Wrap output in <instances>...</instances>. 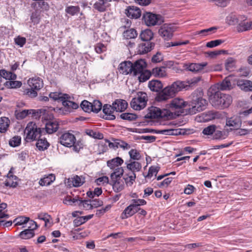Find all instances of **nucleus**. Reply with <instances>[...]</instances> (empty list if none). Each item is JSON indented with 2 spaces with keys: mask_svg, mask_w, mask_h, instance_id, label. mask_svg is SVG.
I'll return each mask as SVG.
<instances>
[{
  "mask_svg": "<svg viewBox=\"0 0 252 252\" xmlns=\"http://www.w3.org/2000/svg\"><path fill=\"white\" fill-rule=\"evenodd\" d=\"M216 87H212L209 90V101L213 106L216 108H227L232 101V97L223 94L220 91H216Z\"/></svg>",
  "mask_w": 252,
  "mask_h": 252,
  "instance_id": "1",
  "label": "nucleus"
},
{
  "mask_svg": "<svg viewBox=\"0 0 252 252\" xmlns=\"http://www.w3.org/2000/svg\"><path fill=\"white\" fill-rule=\"evenodd\" d=\"M203 92L201 89L195 90L189 96L190 107L188 109V113L190 115H193L197 112L204 110L207 105V101L203 97Z\"/></svg>",
  "mask_w": 252,
  "mask_h": 252,
  "instance_id": "2",
  "label": "nucleus"
},
{
  "mask_svg": "<svg viewBox=\"0 0 252 252\" xmlns=\"http://www.w3.org/2000/svg\"><path fill=\"white\" fill-rule=\"evenodd\" d=\"M185 87L184 83L181 81H177L173 83L170 86H168L160 92L156 97V100L158 102L166 101L167 99L173 97L179 92L182 91Z\"/></svg>",
  "mask_w": 252,
  "mask_h": 252,
  "instance_id": "3",
  "label": "nucleus"
},
{
  "mask_svg": "<svg viewBox=\"0 0 252 252\" xmlns=\"http://www.w3.org/2000/svg\"><path fill=\"white\" fill-rule=\"evenodd\" d=\"M44 129L43 128H40L33 122H30L28 124L25 133H26V139L28 140H36L42 135H43Z\"/></svg>",
  "mask_w": 252,
  "mask_h": 252,
  "instance_id": "4",
  "label": "nucleus"
},
{
  "mask_svg": "<svg viewBox=\"0 0 252 252\" xmlns=\"http://www.w3.org/2000/svg\"><path fill=\"white\" fill-rule=\"evenodd\" d=\"M28 83L30 88L25 89L24 94L32 98L36 97L37 95V91L43 87L42 80L39 77L32 78L28 80Z\"/></svg>",
  "mask_w": 252,
  "mask_h": 252,
  "instance_id": "5",
  "label": "nucleus"
},
{
  "mask_svg": "<svg viewBox=\"0 0 252 252\" xmlns=\"http://www.w3.org/2000/svg\"><path fill=\"white\" fill-rule=\"evenodd\" d=\"M171 112L166 109L161 110L158 107L151 106L148 109V112L144 117L146 119H150L158 118L168 119L171 118Z\"/></svg>",
  "mask_w": 252,
  "mask_h": 252,
  "instance_id": "6",
  "label": "nucleus"
},
{
  "mask_svg": "<svg viewBox=\"0 0 252 252\" xmlns=\"http://www.w3.org/2000/svg\"><path fill=\"white\" fill-rule=\"evenodd\" d=\"M147 101V94L139 92L137 93L136 97L132 99L130 102V106L134 110H140L146 107Z\"/></svg>",
  "mask_w": 252,
  "mask_h": 252,
  "instance_id": "7",
  "label": "nucleus"
},
{
  "mask_svg": "<svg viewBox=\"0 0 252 252\" xmlns=\"http://www.w3.org/2000/svg\"><path fill=\"white\" fill-rule=\"evenodd\" d=\"M65 96L64 98L62 104L63 106V108H55L50 107L51 110L54 111L57 110H62L64 114H66L70 113L72 110L76 109L79 107V105L77 103L73 102L71 100V96H69L68 94H65L64 95Z\"/></svg>",
  "mask_w": 252,
  "mask_h": 252,
  "instance_id": "8",
  "label": "nucleus"
},
{
  "mask_svg": "<svg viewBox=\"0 0 252 252\" xmlns=\"http://www.w3.org/2000/svg\"><path fill=\"white\" fill-rule=\"evenodd\" d=\"M142 20L148 26L160 25L163 22L161 16L150 12H146L143 13Z\"/></svg>",
  "mask_w": 252,
  "mask_h": 252,
  "instance_id": "9",
  "label": "nucleus"
},
{
  "mask_svg": "<svg viewBox=\"0 0 252 252\" xmlns=\"http://www.w3.org/2000/svg\"><path fill=\"white\" fill-rule=\"evenodd\" d=\"M175 29L171 24H164L159 29L158 33L164 40H169L173 37Z\"/></svg>",
  "mask_w": 252,
  "mask_h": 252,
  "instance_id": "10",
  "label": "nucleus"
},
{
  "mask_svg": "<svg viewBox=\"0 0 252 252\" xmlns=\"http://www.w3.org/2000/svg\"><path fill=\"white\" fill-rule=\"evenodd\" d=\"M76 137L72 133L65 132L59 137V142L62 145L66 147H71L74 144Z\"/></svg>",
  "mask_w": 252,
  "mask_h": 252,
  "instance_id": "11",
  "label": "nucleus"
},
{
  "mask_svg": "<svg viewBox=\"0 0 252 252\" xmlns=\"http://www.w3.org/2000/svg\"><path fill=\"white\" fill-rule=\"evenodd\" d=\"M186 105L187 102L179 97L173 99L169 104H167L169 108L174 111L183 109Z\"/></svg>",
  "mask_w": 252,
  "mask_h": 252,
  "instance_id": "12",
  "label": "nucleus"
},
{
  "mask_svg": "<svg viewBox=\"0 0 252 252\" xmlns=\"http://www.w3.org/2000/svg\"><path fill=\"white\" fill-rule=\"evenodd\" d=\"M29 114L35 119H39L42 117V120H50L53 117L52 115H48L45 109H30Z\"/></svg>",
  "mask_w": 252,
  "mask_h": 252,
  "instance_id": "13",
  "label": "nucleus"
},
{
  "mask_svg": "<svg viewBox=\"0 0 252 252\" xmlns=\"http://www.w3.org/2000/svg\"><path fill=\"white\" fill-rule=\"evenodd\" d=\"M147 64L144 60L140 59L132 63V72L134 76L138 75L140 72L144 70Z\"/></svg>",
  "mask_w": 252,
  "mask_h": 252,
  "instance_id": "14",
  "label": "nucleus"
},
{
  "mask_svg": "<svg viewBox=\"0 0 252 252\" xmlns=\"http://www.w3.org/2000/svg\"><path fill=\"white\" fill-rule=\"evenodd\" d=\"M59 127V125L57 121L49 120L46 123L45 128H43V134H52L58 130Z\"/></svg>",
  "mask_w": 252,
  "mask_h": 252,
  "instance_id": "15",
  "label": "nucleus"
},
{
  "mask_svg": "<svg viewBox=\"0 0 252 252\" xmlns=\"http://www.w3.org/2000/svg\"><path fill=\"white\" fill-rule=\"evenodd\" d=\"M102 111L104 114L102 118L104 119L107 120H114L115 119L116 117L113 114L114 110L113 109L112 105H111L108 104H105L103 106Z\"/></svg>",
  "mask_w": 252,
  "mask_h": 252,
  "instance_id": "16",
  "label": "nucleus"
},
{
  "mask_svg": "<svg viewBox=\"0 0 252 252\" xmlns=\"http://www.w3.org/2000/svg\"><path fill=\"white\" fill-rule=\"evenodd\" d=\"M237 86L242 91L252 92V81L247 79H239L236 82Z\"/></svg>",
  "mask_w": 252,
  "mask_h": 252,
  "instance_id": "17",
  "label": "nucleus"
},
{
  "mask_svg": "<svg viewBox=\"0 0 252 252\" xmlns=\"http://www.w3.org/2000/svg\"><path fill=\"white\" fill-rule=\"evenodd\" d=\"M155 46L154 42H146L139 44L137 48L139 54H145L153 50Z\"/></svg>",
  "mask_w": 252,
  "mask_h": 252,
  "instance_id": "18",
  "label": "nucleus"
},
{
  "mask_svg": "<svg viewBox=\"0 0 252 252\" xmlns=\"http://www.w3.org/2000/svg\"><path fill=\"white\" fill-rule=\"evenodd\" d=\"M126 11L127 16L130 18L137 19L141 15L140 8L136 6H129Z\"/></svg>",
  "mask_w": 252,
  "mask_h": 252,
  "instance_id": "19",
  "label": "nucleus"
},
{
  "mask_svg": "<svg viewBox=\"0 0 252 252\" xmlns=\"http://www.w3.org/2000/svg\"><path fill=\"white\" fill-rule=\"evenodd\" d=\"M132 63L130 61H125L119 65V70L121 73L128 74L132 72Z\"/></svg>",
  "mask_w": 252,
  "mask_h": 252,
  "instance_id": "20",
  "label": "nucleus"
},
{
  "mask_svg": "<svg viewBox=\"0 0 252 252\" xmlns=\"http://www.w3.org/2000/svg\"><path fill=\"white\" fill-rule=\"evenodd\" d=\"M207 65V63H191L186 64L185 67H186V69L189 71L197 72L201 71Z\"/></svg>",
  "mask_w": 252,
  "mask_h": 252,
  "instance_id": "21",
  "label": "nucleus"
},
{
  "mask_svg": "<svg viewBox=\"0 0 252 252\" xmlns=\"http://www.w3.org/2000/svg\"><path fill=\"white\" fill-rule=\"evenodd\" d=\"M245 17L240 19L237 26V30L238 32H243L252 29V21L248 22L246 21Z\"/></svg>",
  "mask_w": 252,
  "mask_h": 252,
  "instance_id": "22",
  "label": "nucleus"
},
{
  "mask_svg": "<svg viewBox=\"0 0 252 252\" xmlns=\"http://www.w3.org/2000/svg\"><path fill=\"white\" fill-rule=\"evenodd\" d=\"M112 106L114 110L117 112H123L127 108V103L123 99H116L113 103Z\"/></svg>",
  "mask_w": 252,
  "mask_h": 252,
  "instance_id": "23",
  "label": "nucleus"
},
{
  "mask_svg": "<svg viewBox=\"0 0 252 252\" xmlns=\"http://www.w3.org/2000/svg\"><path fill=\"white\" fill-rule=\"evenodd\" d=\"M112 0H99V1L96 2L94 4V8L100 12H103L106 11L107 8L109 6L108 3Z\"/></svg>",
  "mask_w": 252,
  "mask_h": 252,
  "instance_id": "24",
  "label": "nucleus"
},
{
  "mask_svg": "<svg viewBox=\"0 0 252 252\" xmlns=\"http://www.w3.org/2000/svg\"><path fill=\"white\" fill-rule=\"evenodd\" d=\"M110 184L112 185L113 189L116 192H119L124 189V182L120 178L111 179Z\"/></svg>",
  "mask_w": 252,
  "mask_h": 252,
  "instance_id": "25",
  "label": "nucleus"
},
{
  "mask_svg": "<svg viewBox=\"0 0 252 252\" xmlns=\"http://www.w3.org/2000/svg\"><path fill=\"white\" fill-rule=\"evenodd\" d=\"M231 77L228 76L225 77L222 81L217 84L218 89L222 90H230L233 88V86L230 81Z\"/></svg>",
  "mask_w": 252,
  "mask_h": 252,
  "instance_id": "26",
  "label": "nucleus"
},
{
  "mask_svg": "<svg viewBox=\"0 0 252 252\" xmlns=\"http://www.w3.org/2000/svg\"><path fill=\"white\" fill-rule=\"evenodd\" d=\"M129 163L126 162V164L127 168L131 171L130 173H134L139 171L141 168L142 165L138 161H132L131 159L129 160Z\"/></svg>",
  "mask_w": 252,
  "mask_h": 252,
  "instance_id": "27",
  "label": "nucleus"
},
{
  "mask_svg": "<svg viewBox=\"0 0 252 252\" xmlns=\"http://www.w3.org/2000/svg\"><path fill=\"white\" fill-rule=\"evenodd\" d=\"M242 121L240 117H233L226 119V125L229 126L240 127L241 126Z\"/></svg>",
  "mask_w": 252,
  "mask_h": 252,
  "instance_id": "28",
  "label": "nucleus"
},
{
  "mask_svg": "<svg viewBox=\"0 0 252 252\" xmlns=\"http://www.w3.org/2000/svg\"><path fill=\"white\" fill-rule=\"evenodd\" d=\"M148 87L153 92H158L163 87L161 82L158 80H152L149 82Z\"/></svg>",
  "mask_w": 252,
  "mask_h": 252,
  "instance_id": "29",
  "label": "nucleus"
},
{
  "mask_svg": "<svg viewBox=\"0 0 252 252\" xmlns=\"http://www.w3.org/2000/svg\"><path fill=\"white\" fill-rule=\"evenodd\" d=\"M10 124V120L6 117L0 118V132L5 133L9 126Z\"/></svg>",
  "mask_w": 252,
  "mask_h": 252,
  "instance_id": "30",
  "label": "nucleus"
},
{
  "mask_svg": "<svg viewBox=\"0 0 252 252\" xmlns=\"http://www.w3.org/2000/svg\"><path fill=\"white\" fill-rule=\"evenodd\" d=\"M124 162L123 159L119 157L109 160L107 162V165L111 169H114L116 167L121 165Z\"/></svg>",
  "mask_w": 252,
  "mask_h": 252,
  "instance_id": "31",
  "label": "nucleus"
},
{
  "mask_svg": "<svg viewBox=\"0 0 252 252\" xmlns=\"http://www.w3.org/2000/svg\"><path fill=\"white\" fill-rule=\"evenodd\" d=\"M152 74L155 77H164L166 76V72L164 66L156 67L153 68Z\"/></svg>",
  "mask_w": 252,
  "mask_h": 252,
  "instance_id": "32",
  "label": "nucleus"
},
{
  "mask_svg": "<svg viewBox=\"0 0 252 252\" xmlns=\"http://www.w3.org/2000/svg\"><path fill=\"white\" fill-rule=\"evenodd\" d=\"M153 32L151 30L146 29L141 32L139 37L142 40L149 42L153 38Z\"/></svg>",
  "mask_w": 252,
  "mask_h": 252,
  "instance_id": "33",
  "label": "nucleus"
},
{
  "mask_svg": "<svg viewBox=\"0 0 252 252\" xmlns=\"http://www.w3.org/2000/svg\"><path fill=\"white\" fill-rule=\"evenodd\" d=\"M34 232L32 229H26L21 231L18 236L22 239H29L34 236Z\"/></svg>",
  "mask_w": 252,
  "mask_h": 252,
  "instance_id": "34",
  "label": "nucleus"
},
{
  "mask_svg": "<svg viewBox=\"0 0 252 252\" xmlns=\"http://www.w3.org/2000/svg\"><path fill=\"white\" fill-rule=\"evenodd\" d=\"M201 80V76H197L193 77L190 79L188 80L186 82L181 81V82L184 83L185 87L183 89H186L187 87H192L195 86Z\"/></svg>",
  "mask_w": 252,
  "mask_h": 252,
  "instance_id": "35",
  "label": "nucleus"
},
{
  "mask_svg": "<svg viewBox=\"0 0 252 252\" xmlns=\"http://www.w3.org/2000/svg\"><path fill=\"white\" fill-rule=\"evenodd\" d=\"M0 76L8 81L15 80L17 78V75L15 73L4 69L0 70Z\"/></svg>",
  "mask_w": 252,
  "mask_h": 252,
  "instance_id": "36",
  "label": "nucleus"
},
{
  "mask_svg": "<svg viewBox=\"0 0 252 252\" xmlns=\"http://www.w3.org/2000/svg\"><path fill=\"white\" fill-rule=\"evenodd\" d=\"M228 136V132L225 131H221L216 128L213 135V139L215 140L224 139Z\"/></svg>",
  "mask_w": 252,
  "mask_h": 252,
  "instance_id": "37",
  "label": "nucleus"
},
{
  "mask_svg": "<svg viewBox=\"0 0 252 252\" xmlns=\"http://www.w3.org/2000/svg\"><path fill=\"white\" fill-rule=\"evenodd\" d=\"M55 180V176L54 174H51L47 177H45L44 178L41 179L39 182V184L42 186H48L53 182Z\"/></svg>",
  "mask_w": 252,
  "mask_h": 252,
  "instance_id": "38",
  "label": "nucleus"
},
{
  "mask_svg": "<svg viewBox=\"0 0 252 252\" xmlns=\"http://www.w3.org/2000/svg\"><path fill=\"white\" fill-rule=\"evenodd\" d=\"M36 146L39 150L44 151L48 148L49 143L45 138L43 139L39 138L36 143Z\"/></svg>",
  "mask_w": 252,
  "mask_h": 252,
  "instance_id": "39",
  "label": "nucleus"
},
{
  "mask_svg": "<svg viewBox=\"0 0 252 252\" xmlns=\"http://www.w3.org/2000/svg\"><path fill=\"white\" fill-rule=\"evenodd\" d=\"M123 35L125 38L128 39L136 38L138 33L134 29L131 28L124 31Z\"/></svg>",
  "mask_w": 252,
  "mask_h": 252,
  "instance_id": "40",
  "label": "nucleus"
},
{
  "mask_svg": "<svg viewBox=\"0 0 252 252\" xmlns=\"http://www.w3.org/2000/svg\"><path fill=\"white\" fill-rule=\"evenodd\" d=\"M181 130L179 129H163V130H158L157 133L162 134L164 135H174L181 134Z\"/></svg>",
  "mask_w": 252,
  "mask_h": 252,
  "instance_id": "41",
  "label": "nucleus"
},
{
  "mask_svg": "<svg viewBox=\"0 0 252 252\" xmlns=\"http://www.w3.org/2000/svg\"><path fill=\"white\" fill-rule=\"evenodd\" d=\"M135 173L130 172L125 175L124 177V179L127 186H131L135 181Z\"/></svg>",
  "mask_w": 252,
  "mask_h": 252,
  "instance_id": "42",
  "label": "nucleus"
},
{
  "mask_svg": "<svg viewBox=\"0 0 252 252\" xmlns=\"http://www.w3.org/2000/svg\"><path fill=\"white\" fill-rule=\"evenodd\" d=\"M133 205H129L123 211L121 215L122 219H126L134 215V210L132 209Z\"/></svg>",
  "mask_w": 252,
  "mask_h": 252,
  "instance_id": "43",
  "label": "nucleus"
},
{
  "mask_svg": "<svg viewBox=\"0 0 252 252\" xmlns=\"http://www.w3.org/2000/svg\"><path fill=\"white\" fill-rule=\"evenodd\" d=\"M4 85L8 88L15 89L20 88L22 86V83L21 81L12 80L10 81H6L4 83Z\"/></svg>",
  "mask_w": 252,
  "mask_h": 252,
  "instance_id": "44",
  "label": "nucleus"
},
{
  "mask_svg": "<svg viewBox=\"0 0 252 252\" xmlns=\"http://www.w3.org/2000/svg\"><path fill=\"white\" fill-rule=\"evenodd\" d=\"M105 141L104 143L102 142L99 145V147H103V149L101 150L103 153L105 152L108 150L107 143L108 144V146L110 148H117V140L114 143L111 142L107 139H105Z\"/></svg>",
  "mask_w": 252,
  "mask_h": 252,
  "instance_id": "45",
  "label": "nucleus"
},
{
  "mask_svg": "<svg viewBox=\"0 0 252 252\" xmlns=\"http://www.w3.org/2000/svg\"><path fill=\"white\" fill-rule=\"evenodd\" d=\"M66 94H63L62 93L58 92H52L50 93L49 96V98L53 100L54 101H60L62 102L63 100L65 99L64 96Z\"/></svg>",
  "mask_w": 252,
  "mask_h": 252,
  "instance_id": "46",
  "label": "nucleus"
},
{
  "mask_svg": "<svg viewBox=\"0 0 252 252\" xmlns=\"http://www.w3.org/2000/svg\"><path fill=\"white\" fill-rule=\"evenodd\" d=\"M138 76V80L140 82H144L148 80L152 75L151 71L148 70H144L140 72Z\"/></svg>",
  "mask_w": 252,
  "mask_h": 252,
  "instance_id": "47",
  "label": "nucleus"
},
{
  "mask_svg": "<svg viewBox=\"0 0 252 252\" xmlns=\"http://www.w3.org/2000/svg\"><path fill=\"white\" fill-rule=\"evenodd\" d=\"M78 206L86 210H91L93 209L92 204L91 202L89 200H82L81 199L78 204Z\"/></svg>",
  "mask_w": 252,
  "mask_h": 252,
  "instance_id": "48",
  "label": "nucleus"
},
{
  "mask_svg": "<svg viewBox=\"0 0 252 252\" xmlns=\"http://www.w3.org/2000/svg\"><path fill=\"white\" fill-rule=\"evenodd\" d=\"M85 133L87 135L95 139H102L103 138V134L100 132H96V131H94L92 129H86Z\"/></svg>",
  "mask_w": 252,
  "mask_h": 252,
  "instance_id": "49",
  "label": "nucleus"
},
{
  "mask_svg": "<svg viewBox=\"0 0 252 252\" xmlns=\"http://www.w3.org/2000/svg\"><path fill=\"white\" fill-rule=\"evenodd\" d=\"M80 107L85 112L91 113L92 112V111H93L92 103L86 100L82 101L80 104Z\"/></svg>",
  "mask_w": 252,
  "mask_h": 252,
  "instance_id": "50",
  "label": "nucleus"
},
{
  "mask_svg": "<svg viewBox=\"0 0 252 252\" xmlns=\"http://www.w3.org/2000/svg\"><path fill=\"white\" fill-rule=\"evenodd\" d=\"M244 18V16L243 17L242 16H239L237 17L235 15L232 14L228 16L227 19L229 25H235L238 24L240 19H242Z\"/></svg>",
  "mask_w": 252,
  "mask_h": 252,
  "instance_id": "51",
  "label": "nucleus"
},
{
  "mask_svg": "<svg viewBox=\"0 0 252 252\" xmlns=\"http://www.w3.org/2000/svg\"><path fill=\"white\" fill-rule=\"evenodd\" d=\"M120 117L122 119L128 121H134L137 118L136 114L130 113H122L120 115Z\"/></svg>",
  "mask_w": 252,
  "mask_h": 252,
  "instance_id": "52",
  "label": "nucleus"
},
{
  "mask_svg": "<svg viewBox=\"0 0 252 252\" xmlns=\"http://www.w3.org/2000/svg\"><path fill=\"white\" fill-rule=\"evenodd\" d=\"M85 182V178L82 176H78L76 175L72 178V183L74 187H80Z\"/></svg>",
  "mask_w": 252,
  "mask_h": 252,
  "instance_id": "53",
  "label": "nucleus"
},
{
  "mask_svg": "<svg viewBox=\"0 0 252 252\" xmlns=\"http://www.w3.org/2000/svg\"><path fill=\"white\" fill-rule=\"evenodd\" d=\"M235 60L232 58H229L226 61L225 63V67L227 70L229 71H232L234 70L235 68Z\"/></svg>",
  "mask_w": 252,
  "mask_h": 252,
  "instance_id": "54",
  "label": "nucleus"
},
{
  "mask_svg": "<svg viewBox=\"0 0 252 252\" xmlns=\"http://www.w3.org/2000/svg\"><path fill=\"white\" fill-rule=\"evenodd\" d=\"M124 173V169L122 167H117L115 171L111 173L110 175L111 179H118L121 178Z\"/></svg>",
  "mask_w": 252,
  "mask_h": 252,
  "instance_id": "55",
  "label": "nucleus"
},
{
  "mask_svg": "<svg viewBox=\"0 0 252 252\" xmlns=\"http://www.w3.org/2000/svg\"><path fill=\"white\" fill-rule=\"evenodd\" d=\"M216 128L217 126L216 125H210L203 129L202 131V133L205 135H213Z\"/></svg>",
  "mask_w": 252,
  "mask_h": 252,
  "instance_id": "56",
  "label": "nucleus"
},
{
  "mask_svg": "<svg viewBox=\"0 0 252 252\" xmlns=\"http://www.w3.org/2000/svg\"><path fill=\"white\" fill-rule=\"evenodd\" d=\"M15 117L18 120H22L30 115L29 110H24L21 111L16 110L15 112Z\"/></svg>",
  "mask_w": 252,
  "mask_h": 252,
  "instance_id": "57",
  "label": "nucleus"
},
{
  "mask_svg": "<svg viewBox=\"0 0 252 252\" xmlns=\"http://www.w3.org/2000/svg\"><path fill=\"white\" fill-rule=\"evenodd\" d=\"M93 110L94 113H97L102 108V103L99 100H94L92 103Z\"/></svg>",
  "mask_w": 252,
  "mask_h": 252,
  "instance_id": "58",
  "label": "nucleus"
},
{
  "mask_svg": "<svg viewBox=\"0 0 252 252\" xmlns=\"http://www.w3.org/2000/svg\"><path fill=\"white\" fill-rule=\"evenodd\" d=\"M21 141V138L19 136H15L12 138L9 141V144L10 146L15 147L20 145Z\"/></svg>",
  "mask_w": 252,
  "mask_h": 252,
  "instance_id": "59",
  "label": "nucleus"
},
{
  "mask_svg": "<svg viewBox=\"0 0 252 252\" xmlns=\"http://www.w3.org/2000/svg\"><path fill=\"white\" fill-rule=\"evenodd\" d=\"M79 7L75 6H69L66 7L65 9V12L71 15H74L77 14L79 12Z\"/></svg>",
  "mask_w": 252,
  "mask_h": 252,
  "instance_id": "60",
  "label": "nucleus"
},
{
  "mask_svg": "<svg viewBox=\"0 0 252 252\" xmlns=\"http://www.w3.org/2000/svg\"><path fill=\"white\" fill-rule=\"evenodd\" d=\"M159 169L160 167L159 166H151L149 169L148 174L146 177L151 178L153 176V175L156 176Z\"/></svg>",
  "mask_w": 252,
  "mask_h": 252,
  "instance_id": "61",
  "label": "nucleus"
},
{
  "mask_svg": "<svg viewBox=\"0 0 252 252\" xmlns=\"http://www.w3.org/2000/svg\"><path fill=\"white\" fill-rule=\"evenodd\" d=\"M131 159L139 160L141 158V155L139 151L136 149H131L128 152Z\"/></svg>",
  "mask_w": 252,
  "mask_h": 252,
  "instance_id": "62",
  "label": "nucleus"
},
{
  "mask_svg": "<svg viewBox=\"0 0 252 252\" xmlns=\"http://www.w3.org/2000/svg\"><path fill=\"white\" fill-rule=\"evenodd\" d=\"M30 220V218L25 217H20L15 219L14 222H15L16 225H21L27 223Z\"/></svg>",
  "mask_w": 252,
  "mask_h": 252,
  "instance_id": "63",
  "label": "nucleus"
},
{
  "mask_svg": "<svg viewBox=\"0 0 252 252\" xmlns=\"http://www.w3.org/2000/svg\"><path fill=\"white\" fill-rule=\"evenodd\" d=\"M224 42V40L221 39H217L212 40L206 44V46L209 48H213L216 47Z\"/></svg>",
  "mask_w": 252,
  "mask_h": 252,
  "instance_id": "64",
  "label": "nucleus"
}]
</instances>
